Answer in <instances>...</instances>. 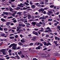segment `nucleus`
Returning <instances> with one entry per match:
<instances>
[{
	"label": "nucleus",
	"instance_id": "nucleus-1",
	"mask_svg": "<svg viewBox=\"0 0 60 60\" xmlns=\"http://www.w3.org/2000/svg\"><path fill=\"white\" fill-rule=\"evenodd\" d=\"M5 50L3 49L2 50H1L0 51V52H2V53L3 54V55H6V52H5Z\"/></svg>",
	"mask_w": 60,
	"mask_h": 60
},
{
	"label": "nucleus",
	"instance_id": "nucleus-2",
	"mask_svg": "<svg viewBox=\"0 0 60 60\" xmlns=\"http://www.w3.org/2000/svg\"><path fill=\"white\" fill-rule=\"evenodd\" d=\"M17 29H16L17 32H18V31L19 30V29H21V27L18 26L17 27Z\"/></svg>",
	"mask_w": 60,
	"mask_h": 60
},
{
	"label": "nucleus",
	"instance_id": "nucleus-3",
	"mask_svg": "<svg viewBox=\"0 0 60 60\" xmlns=\"http://www.w3.org/2000/svg\"><path fill=\"white\" fill-rule=\"evenodd\" d=\"M36 38V36H34L33 37V38L31 39V40L32 41H35V39Z\"/></svg>",
	"mask_w": 60,
	"mask_h": 60
},
{
	"label": "nucleus",
	"instance_id": "nucleus-4",
	"mask_svg": "<svg viewBox=\"0 0 60 60\" xmlns=\"http://www.w3.org/2000/svg\"><path fill=\"white\" fill-rule=\"evenodd\" d=\"M23 5V4L22 3H20V4L18 5V6H19L20 7H23L24 6L22 5Z\"/></svg>",
	"mask_w": 60,
	"mask_h": 60
},
{
	"label": "nucleus",
	"instance_id": "nucleus-5",
	"mask_svg": "<svg viewBox=\"0 0 60 60\" xmlns=\"http://www.w3.org/2000/svg\"><path fill=\"white\" fill-rule=\"evenodd\" d=\"M36 25L38 27H40L41 26V25L39 24V23L36 24Z\"/></svg>",
	"mask_w": 60,
	"mask_h": 60
},
{
	"label": "nucleus",
	"instance_id": "nucleus-6",
	"mask_svg": "<svg viewBox=\"0 0 60 60\" xmlns=\"http://www.w3.org/2000/svg\"><path fill=\"white\" fill-rule=\"evenodd\" d=\"M11 23L10 22H7L6 23V25L7 26H9V25L11 24Z\"/></svg>",
	"mask_w": 60,
	"mask_h": 60
},
{
	"label": "nucleus",
	"instance_id": "nucleus-7",
	"mask_svg": "<svg viewBox=\"0 0 60 60\" xmlns=\"http://www.w3.org/2000/svg\"><path fill=\"white\" fill-rule=\"evenodd\" d=\"M21 42L22 43H24L25 42V40L24 39H23L22 40H21Z\"/></svg>",
	"mask_w": 60,
	"mask_h": 60
},
{
	"label": "nucleus",
	"instance_id": "nucleus-8",
	"mask_svg": "<svg viewBox=\"0 0 60 60\" xmlns=\"http://www.w3.org/2000/svg\"><path fill=\"white\" fill-rule=\"evenodd\" d=\"M28 18L29 19H31V16L30 15H28Z\"/></svg>",
	"mask_w": 60,
	"mask_h": 60
},
{
	"label": "nucleus",
	"instance_id": "nucleus-9",
	"mask_svg": "<svg viewBox=\"0 0 60 60\" xmlns=\"http://www.w3.org/2000/svg\"><path fill=\"white\" fill-rule=\"evenodd\" d=\"M13 44V46L14 47H16V46L17 45V44H15V43H13L12 44Z\"/></svg>",
	"mask_w": 60,
	"mask_h": 60
},
{
	"label": "nucleus",
	"instance_id": "nucleus-10",
	"mask_svg": "<svg viewBox=\"0 0 60 60\" xmlns=\"http://www.w3.org/2000/svg\"><path fill=\"white\" fill-rule=\"evenodd\" d=\"M40 48L41 46H39L38 47H36V49H40Z\"/></svg>",
	"mask_w": 60,
	"mask_h": 60
},
{
	"label": "nucleus",
	"instance_id": "nucleus-11",
	"mask_svg": "<svg viewBox=\"0 0 60 60\" xmlns=\"http://www.w3.org/2000/svg\"><path fill=\"white\" fill-rule=\"evenodd\" d=\"M24 4H25L26 6H28V5H29V4L27 3V2H25L24 3Z\"/></svg>",
	"mask_w": 60,
	"mask_h": 60
},
{
	"label": "nucleus",
	"instance_id": "nucleus-12",
	"mask_svg": "<svg viewBox=\"0 0 60 60\" xmlns=\"http://www.w3.org/2000/svg\"><path fill=\"white\" fill-rule=\"evenodd\" d=\"M18 54L19 55H21L22 54V52L21 51H20L19 52H18Z\"/></svg>",
	"mask_w": 60,
	"mask_h": 60
},
{
	"label": "nucleus",
	"instance_id": "nucleus-13",
	"mask_svg": "<svg viewBox=\"0 0 60 60\" xmlns=\"http://www.w3.org/2000/svg\"><path fill=\"white\" fill-rule=\"evenodd\" d=\"M18 45L20 46H22V45H23V44H22L21 42H19L18 43Z\"/></svg>",
	"mask_w": 60,
	"mask_h": 60
},
{
	"label": "nucleus",
	"instance_id": "nucleus-14",
	"mask_svg": "<svg viewBox=\"0 0 60 60\" xmlns=\"http://www.w3.org/2000/svg\"><path fill=\"white\" fill-rule=\"evenodd\" d=\"M31 6L32 7V8H35V6L34 5H31Z\"/></svg>",
	"mask_w": 60,
	"mask_h": 60
},
{
	"label": "nucleus",
	"instance_id": "nucleus-15",
	"mask_svg": "<svg viewBox=\"0 0 60 60\" xmlns=\"http://www.w3.org/2000/svg\"><path fill=\"white\" fill-rule=\"evenodd\" d=\"M40 19H45V17H40L39 18Z\"/></svg>",
	"mask_w": 60,
	"mask_h": 60
},
{
	"label": "nucleus",
	"instance_id": "nucleus-16",
	"mask_svg": "<svg viewBox=\"0 0 60 60\" xmlns=\"http://www.w3.org/2000/svg\"><path fill=\"white\" fill-rule=\"evenodd\" d=\"M48 13L50 14H53V12L51 11H50L49 10L48 11Z\"/></svg>",
	"mask_w": 60,
	"mask_h": 60
},
{
	"label": "nucleus",
	"instance_id": "nucleus-17",
	"mask_svg": "<svg viewBox=\"0 0 60 60\" xmlns=\"http://www.w3.org/2000/svg\"><path fill=\"white\" fill-rule=\"evenodd\" d=\"M3 13L4 14H5L6 15H8V12H4Z\"/></svg>",
	"mask_w": 60,
	"mask_h": 60
},
{
	"label": "nucleus",
	"instance_id": "nucleus-18",
	"mask_svg": "<svg viewBox=\"0 0 60 60\" xmlns=\"http://www.w3.org/2000/svg\"><path fill=\"white\" fill-rule=\"evenodd\" d=\"M32 25H35L36 24V22H32Z\"/></svg>",
	"mask_w": 60,
	"mask_h": 60
},
{
	"label": "nucleus",
	"instance_id": "nucleus-19",
	"mask_svg": "<svg viewBox=\"0 0 60 60\" xmlns=\"http://www.w3.org/2000/svg\"><path fill=\"white\" fill-rule=\"evenodd\" d=\"M9 38L10 39H13L14 38V37L13 36L10 37H9Z\"/></svg>",
	"mask_w": 60,
	"mask_h": 60
},
{
	"label": "nucleus",
	"instance_id": "nucleus-20",
	"mask_svg": "<svg viewBox=\"0 0 60 60\" xmlns=\"http://www.w3.org/2000/svg\"><path fill=\"white\" fill-rule=\"evenodd\" d=\"M38 11L40 12H41V11H42V8H41L38 10Z\"/></svg>",
	"mask_w": 60,
	"mask_h": 60
},
{
	"label": "nucleus",
	"instance_id": "nucleus-21",
	"mask_svg": "<svg viewBox=\"0 0 60 60\" xmlns=\"http://www.w3.org/2000/svg\"><path fill=\"white\" fill-rule=\"evenodd\" d=\"M49 45H52L50 44V42H48L47 44V46H49Z\"/></svg>",
	"mask_w": 60,
	"mask_h": 60
},
{
	"label": "nucleus",
	"instance_id": "nucleus-22",
	"mask_svg": "<svg viewBox=\"0 0 60 60\" xmlns=\"http://www.w3.org/2000/svg\"><path fill=\"white\" fill-rule=\"evenodd\" d=\"M1 20L3 22H4V21H5V20L4 19H3V18H2L1 19Z\"/></svg>",
	"mask_w": 60,
	"mask_h": 60
},
{
	"label": "nucleus",
	"instance_id": "nucleus-23",
	"mask_svg": "<svg viewBox=\"0 0 60 60\" xmlns=\"http://www.w3.org/2000/svg\"><path fill=\"white\" fill-rule=\"evenodd\" d=\"M14 22V23H16L17 22V20L16 19L14 20L13 21V22Z\"/></svg>",
	"mask_w": 60,
	"mask_h": 60
},
{
	"label": "nucleus",
	"instance_id": "nucleus-24",
	"mask_svg": "<svg viewBox=\"0 0 60 60\" xmlns=\"http://www.w3.org/2000/svg\"><path fill=\"white\" fill-rule=\"evenodd\" d=\"M21 14V12H18V13H17V14H19V15H21V14Z\"/></svg>",
	"mask_w": 60,
	"mask_h": 60
},
{
	"label": "nucleus",
	"instance_id": "nucleus-25",
	"mask_svg": "<svg viewBox=\"0 0 60 60\" xmlns=\"http://www.w3.org/2000/svg\"><path fill=\"white\" fill-rule=\"evenodd\" d=\"M11 18H13V17L12 16H10V17H8L7 18L8 19H11Z\"/></svg>",
	"mask_w": 60,
	"mask_h": 60
},
{
	"label": "nucleus",
	"instance_id": "nucleus-26",
	"mask_svg": "<svg viewBox=\"0 0 60 60\" xmlns=\"http://www.w3.org/2000/svg\"><path fill=\"white\" fill-rule=\"evenodd\" d=\"M34 34H35L36 35H38V32H35Z\"/></svg>",
	"mask_w": 60,
	"mask_h": 60
},
{
	"label": "nucleus",
	"instance_id": "nucleus-27",
	"mask_svg": "<svg viewBox=\"0 0 60 60\" xmlns=\"http://www.w3.org/2000/svg\"><path fill=\"white\" fill-rule=\"evenodd\" d=\"M44 45L45 46H47V43H46V42H45L44 43Z\"/></svg>",
	"mask_w": 60,
	"mask_h": 60
},
{
	"label": "nucleus",
	"instance_id": "nucleus-28",
	"mask_svg": "<svg viewBox=\"0 0 60 60\" xmlns=\"http://www.w3.org/2000/svg\"><path fill=\"white\" fill-rule=\"evenodd\" d=\"M13 9H12V8H10L9 9V10L10 11H13Z\"/></svg>",
	"mask_w": 60,
	"mask_h": 60
},
{
	"label": "nucleus",
	"instance_id": "nucleus-29",
	"mask_svg": "<svg viewBox=\"0 0 60 60\" xmlns=\"http://www.w3.org/2000/svg\"><path fill=\"white\" fill-rule=\"evenodd\" d=\"M51 31H52V30H51L50 29H49L48 30V32H48L49 33H50V32H51Z\"/></svg>",
	"mask_w": 60,
	"mask_h": 60
},
{
	"label": "nucleus",
	"instance_id": "nucleus-30",
	"mask_svg": "<svg viewBox=\"0 0 60 60\" xmlns=\"http://www.w3.org/2000/svg\"><path fill=\"white\" fill-rule=\"evenodd\" d=\"M15 14H16L13 13L12 14V16H13V17H15Z\"/></svg>",
	"mask_w": 60,
	"mask_h": 60
},
{
	"label": "nucleus",
	"instance_id": "nucleus-31",
	"mask_svg": "<svg viewBox=\"0 0 60 60\" xmlns=\"http://www.w3.org/2000/svg\"><path fill=\"white\" fill-rule=\"evenodd\" d=\"M21 56L22 58H23V57H25L24 55H23V54H22L21 55Z\"/></svg>",
	"mask_w": 60,
	"mask_h": 60
},
{
	"label": "nucleus",
	"instance_id": "nucleus-32",
	"mask_svg": "<svg viewBox=\"0 0 60 60\" xmlns=\"http://www.w3.org/2000/svg\"><path fill=\"white\" fill-rule=\"evenodd\" d=\"M40 41H44V39H43L42 38L40 39Z\"/></svg>",
	"mask_w": 60,
	"mask_h": 60
},
{
	"label": "nucleus",
	"instance_id": "nucleus-33",
	"mask_svg": "<svg viewBox=\"0 0 60 60\" xmlns=\"http://www.w3.org/2000/svg\"><path fill=\"white\" fill-rule=\"evenodd\" d=\"M12 46H13V45L12 44L9 47L10 48H11Z\"/></svg>",
	"mask_w": 60,
	"mask_h": 60
},
{
	"label": "nucleus",
	"instance_id": "nucleus-34",
	"mask_svg": "<svg viewBox=\"0 0 60 60\" xmlns=\"http://www.w3.org/2000/svg\"><path fill=\"white\" fill-rule=\"evenodd\" d=\"M40 17V16H35V18H39Z\"/></svg>",
	"mask_w": 60,
	"mask_h": 60
},
{
	"label": "nucleus",
	"instance_id": "nucleus-35",
	"mask_svg": "<svg viewBox=\"0 0 60 60\" xmlns=\"http://www.w3.org/2000/svg\"><path fill=\"white\" fill-rule=\"evenodd\" d=\"M10 58H14V59H15V57L13 56H11L10 57Z\"/></svg>",
	"mask_w": 60,
	"mask_h": 60
},
{
	"label": "nucleus",
	"instance_id": "nucleus-36",
	"mask_svg": "<svg viewBox=\"0 0 60 60\" xmlns=\"http://www.w3.org/2000/svg\"><path fill=\"white\" fill-rule=\"evenodd\" d=\"M15 57H17L18 59H19V58H20L19 57V56H15Z\"/></svg>",
	"mask_w": 60,
	"mask_h": 60
},
{
	"label": "nucleus",
	"instance_id": "nucleus-37",
	"mask_svg": "<svg viewBox=\"0 0 60 60\" xmlns=\"http://www.w3.org/2000/svg\"><path fill=\"white\" fill-rule=\"evenodd\" d=\"M49 17V16L48 15H46L45 17V19H46V18H48Z\"/></svg>",
	"mask_w": 60,
	"mask_h": 60
},
{
	"label": "nucleus",
	"instance_id": "nucleus-38",
	"mask_svg": "<svg viewBox=\"0 0 60 60\" xmlns=\"http://www.w3.org/2000/svg\"><path fill=\"white\" fill-rule=\"evenodd\" d=\"M54 44L55 45H56L57 44V42L56 41H54Z\"/></svg>",
	"mask_w": 60,
	"mask_h": 60
},
{
	"label": "nucleus",
	"instance_id": "nucleus-39",
	"mask_svg": "<svg viewBox=\"0 0 60 60\" xmlns=\"http://www.w3.org/2000/svg\"><path fill=\"white\" fill-rule=\"evenodd\" d=\"M15 47L14 46H13L12 47V49H16V47Z\"/></svg>",
	"mask_w": 60,
	"mask_h": 60
},
{
	"label": "nucleus",
	"instance_id": "nucleus-40",
	"mask_svg": "<svg viewBox=\"0 0 60 60\" xmlns=\"http://www.w3.org/2000/svg\"><path fill=\"white\" fill-rule=\"evenodd\" d=\"M11 49H10L8 51V52L9 53H11Z\"/></svg>",
	"mask_w": 60,
	"mask_h": 60
},
{
	"label": "nucleus",
	"instance_id": "nucleus-41",
	"mask_svg": "<svg viewBox=\"0 0 60 60\" xmlns=\"http://www.w3.org/2000/svg\"><path fill=\"white\" fill-rule=\"evenodd\" d=\"M27 8H25V7H24L23 8V10H27Z\"/></svg>",
	"mask_w": 60,
	"mask_h": 60
},
{
	"label": "nucleus",
	"instance_id": "nucleus-42",
	"mask_svg": "<svg viewBox=\"0 0 60 60\" xmlns=\"http://www.w3.org/2000/svg\"><path fill=\"white\" fill-rule=\"evenodd\" d=\"M20 47H18L17 48H16V49H20Z\"/></svg>",
	"mask_w": 60,
	"mask_h": 60
},
{
	"label": "nucleus",
	"instance_id": "nucleus-43",
	"mask_svg": "<svg viewBox=\"0 0 60 60\" xmlns=\"http://www.w3.org/2000/svg\"><path fill=\"white\" fill-rule=\"evenodd\" d=\"M34 30L35 31H38V30H39V29H38L35 28L34 29Z\"/></svg>",
	"mask_w": 60,
	"mask_h": 60
},
{
	"label": "nucleus",
	"instance_id": "nucleus-44",
	"mask_svg": "<svg viewBox=\"0 0 60 60\" xmlns=\"http://www.w3.org/2000/svg\"><path fill=\"white\" fill-rule=\"evenodd\" d=\"M11 7H12L13 8H14V7H16V6L14 5H11Z\"/></svg>",
	"mask_w": 60,
	"mask_h": 60
},
{
	"label": "nucleus",
	"instance_id": "nucleus-45",
	"mask_svg": "<svg viewBox=\"0 0 60 60\" xmlns=\"http://www.w3.org/2000/svg\"><path fill=\"white\" fill-rule=\"evenodd\" d=\"M1 36H4V35H5V34H1Z\"/></svg>",
	"mask_w": 60,
	"mask_h": 60
},
{
	"label": "nucleus",
	"instance_id": "nucleus-46",
	"mask_svg": "<svg viewBox=\"0 0 60 60\" xmlns=\"http://www.w3.org/2000/svg\"><path fill=\"white\" fill-rule=\"evenodd\" d=\"M54 7V6L52 5L50 7V8H53Z\"/></svg>",
	"mask_w": 60,
	"mask_h": 60
},
{
	"label": "nucleus",
	"instance_id": "nucleus-47",
	"mask_svg": "<svg viewBox=\"0 0 60 60\" xmlns=\"http://www.w3.org/2000/svg\"><path fill=\"white\" fill-rule=\"evenodd\" d=\"M30 5H33V3L31 2H30Z\"/></svg>",
	"mask_w": 60,
	"mask_h": 60
},
{
	"label": "nucleus",
	"instance_id": "nucleus-48",
	"mask_svg": "<svg viewBox=\"0 0 60 60\" xmlns=\"http://www.w3.org/2000/svg\"><path fill=\"white\" fill-rule=\"evenodd\" d=\"M57 29H60V26H57Z\"/></svg>",
	"mask_w": 60,
	"mask_h": 60
},
{
	"label": "nucleus",
	"instance_id": "nucleus-49",
	"mask_svg": "<svg viewBox=\"0 0 60 60\" xmlns=\"http://www.w3.org/2000/svg\"><path fill=\"white\" fill-rule=\"evenodd\" d=\"M33 44H34V43H31L29 44L30 45H31V46L33 45Z\"/></svg>",
	"mask_w": 60,
	"mask_h": 60
},
{
	"label": "nucleus",
	"instance_id": "nucleus-50",
	"mask_svg": "<svg viewBox=\"0 0 60 60\" xmlns=\"http://www.w3.org/2000/svg\"><path fill=\"white\" fill-rule=\"evenodd\" d=\"M15 37L16 38H17L18 37V36L17 35H16L15 36Z\"/></svg>",
	"mask_w": 60,
	"mask_h": 60
},
{
	"label": "nucleus",
	"instance_id": "nucleus-51",
	"mask_svg": "<svg viewBox=\"0 0 60 60\" xmlns=\"http://www.w3.org/2000/svg\"><path fill=\"white\" fill-rule=\"evenodd\" d=\"M35 33V31H34L32 32V33L33 34H34Z\"/></svg>",
	"mask_w": 60,
	"mask_h": 60
},
{
	"label": "nucleus",
	"instance_id": "nucleus-52",
	"mask_svg": "<svg viewBox=\"0 0 60 60\" xmlns=\"http://www.w3.org/2000/svg\"><path fill=\"white\" fill-rule=\"evenodd\" d=\"M45 33H49V32H48V30H45Z\"/></svg>",
	"mask_w": 60,
	"mask_h": 60
},
{
	"label": "nucleus",
	"instance_id": "nucleus-53",
	"mask_svg": "<svg viewBox=\"0 0 60 60\" xmlns=\"http://www.w3.org/2000/svg\"><path fill=\"white\" fill-rule=\"evenodd\" d=\"M4 31H6L7 30V28H5L4 29Z\"/></svg>",
	"mask_w": 60,
	"mask_h": 60
},
{
	"label": "nucleus",
	"instance_id": "nucleus-54",
	"mask_svg": "<svg viewBox=\"0 0 60 60\" xmlns=\"http://www.w3.org/2000/svg\"><path fill=\"white\" fill-rule=\"evenodd\" d=\"M25 19H22V22H24L25 21Z\"/></svg>",
	"mask_w": 60,
	"mask_h": 60
},
{
	"label": "nucleus",
	"instance_id": "nucleus-55",
	"mask_svg": "<svg viewBox=\"0 0 60 60\" xmlns=\"http://www.w3.org/2000/svg\"><path fill=\"white\" fill-rule=\"evenodd\" d=\"M18 12L17 11H14V13H15V14H16V13L17 12Z\"/></svg>",
	"mask_w": 60,
	"mask_h": 60
},
{
	"label": "nucleus",
	"instance_id": "nucleus-56",
	"mask_svg": "<svg viewBox=\"0 0 60 60\" xmlns=\"http://www.w3.org/2000/svg\"><path fill=\"white\" fill-rule=\"evenodd\" d=\"M55 38V39L56 40H57V38H58V37H56Z\"/></svg>",
	"mask_w": 60,
	"mask_h": 60
},
{
	"label": "nucleus",
	"instance_id": "nucleus-57",
	"mask_svg": "<svg viewBox=\"0 0 60 60\" xmlns=\"http://www.w3.org/2000/svg\"><path fill=\"white\" fill-rule=\"evenodd\" d=\"M50 29V28L49 27H48L46 28V30H48V29Z\"/></svg>",
	"mask_w": 60,
	"mask_h": 60
},
{
	"label": "nucleus",
	"instance_id": "nucleus-58",
	"mask_svg": "<svg viewBox=\"0 0 60 60\" xmlns=\"http://www.w3.org/2000/svg\"><path fill=\"white\" fill-rule=\"evenodd\" d=\"M39 23V24H41V25H42V22H40Z\"/></svg>",
	"mask_w": 60,
	"mask_h": 60
},
{
	"label": "nucleus",
	"instance_id": "nucleus-59",
	"mask_svg": "<svg viewBox=\"0 0 60 60\" xmlns=\"http://www.w3.org/2000/svg\"><path fill=\"white\" fill-rule=\"evenodd\" d=\"M22 26H23V27H24V26H25V25L24 24H22Z\"/></svg>",
	"mask_w": 60,
	"mask_h": 60
},
{
	"label": "nucleus",
	"instance_id": "nucleus-60",
	"mask_svg": "<svg viewBox=\"0 0 60 60\" xmlns=\"http://www.w3.org/2000/svg\"><path fill=\"white\" fill-rule=\"evenodd\" d=\"M3 30V29L2 28H1V27H0V30L1 31H2Z\"/></svg>",
	"mask_w": 60,
	"mask_h": 60
},
{
	"label": "nucleus",
	"instance_id": "nucleus-61",
	"mask_svg": "<svg viewBox=\"0 0 60 60\" xmlns=\"http://www.w3.org/2000/svg\"><path fill=\"white\" fill-rule=\"evenodd\" d=\"M10 58V57H8L6 58V59H9Z\"/></svg>",
	"mask_w": 60,
	"mask_h": 60
},
{
	"label": "nucleus",
	"instance_id": "nucleus-62",
	"mask_svg": "<svg viewBox=\"0 0 60 60\" xmlns=\"http://www.w3.org/2000/svg\"><path fill=\"white\" fill-rule=\"evenodd\" d=\"M19 26H22V24H19Z\"/></svg>",
	"mask_w": 60,
	"mask_h": 60
},
{
	"label": "nucleus",
	"instance_id": "nucleus-63",
	"mask_svg": "<svg viewBox=\"0 0 60 60\" xmlns=\"http://www.w3.org/2000/svg\"><path fill=\"white\" fill-rule=\"evenodd\" d=\"M49 35H46V37H49Z\"/></svg>",
	"mask_w": 60,
	"mask_h": 60
},
{
	"label": "nucleus",
	"instance_id": "nucleus-64",
	"mask_svg": "<svg viewBox=\"0 0 60 60\" xmlns=\"http://www.w3.org/2000/svg\"><path fill=\"white\" fill-rule=\"evenodd\" d=\"M0 60H4V59L3 58H0Z\"/></svg>",
	"mask_w": 60,
	"mask_h": 60
}]
</instances>
